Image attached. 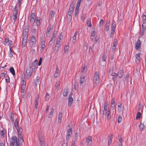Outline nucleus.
Returning a JSON list of instances; mask_svg holds the SVG:
<instances>
[{"label": "nucleus", "instance_id": "nucleus-1", "mask_svg": "<svg viewBox=\"0 0 146 146\" xmlns=\"http://www.w3.org/2000/svg\"><path fill=\"white\" fill-rule=\"evenodd\" d=\"M36 63H32L30 66L27 67L26 74L28 79H29L30 78L32 72L35 71V68L36 67Z\"/></svg>", "mask_w": 146, "mask_h": 146}, {"label": "nucleus", "instance_id": "nucleus-2", "mask_svg": "<svg viewBox=\"0 0 146 146\" xmlns=\"http://www.w3.org/2000/svg\"><path fill=\"white\" fill-rule=\"evenodd\" d=\"M94 79V86H97L99 84L100 82L99 74L98 72H95Z\"/></svg>", "mask_w": 146, "mask_h": 146}, {"label": "nucleus", "instance_id": "nucleus-3", "mask_svg": "<svg viewBox=\"0 0 146 146\" xmlns=\"http://www.w3.org/2000/svg\"><path fill=\"white\" fill-rule=\"evenodd\" d=\"M10 145H15V144L16 146H17V138L16 136H13L11 138Z\"/></svg>", "mask_w": 146, "mask_h": 146}, {"label": "nucleus", "instance_id": "nucleus-4", "mask_svg": "<svg viewBox=\"0 0 146 146\" xmlns=\"http://www.w3.org/2000/svg\"><path fill=\"white\" fill-rule=\"evenodd\" d=\"M36 42L35 37L34 36H32L31 38L30 41V44L31 47L32 48L35 46Z\"/></svg>", "mask_w": 146, "mask_h": 146}, {"label": "nucleus", "instance_id": "nucleus-5", "mask_svg": "<svg viewBox=\"0 0 146 146\" xmlns=\"http://www.w3.org/2000/svg\"><path fill=\"white\" fill-rule=\"evenodd\" d=\"M23 137L22 135L19 136L18 142L17 141V146H22L24 142L23 139Z\"/></svg>", "mask_w": 146, "mask_h": 146}, {"label": "nucleus", "instance_id": "nucleus-6", "mask_svg": "<svg viewBox=\"0 0 146 146\" xmlns=\"http://www.w3.org/2000/svg\"><path fill=\"white\" fill-rule=\"evenodd\" d=\"M87 145L88 146H91L92 144V138L91 136H89L86 138Z\"/></svg>", "mask_w": 146, "mask_h": 146}, {"label": "nucleus", "instance_id": "nucleus-7", "mask_svg": "<svg viewBox=\"0 0 146 146\" xmlns=\"http://www.w3.org/2000/svg\"><path fill=\"white\" fill-rule=\"evenodd\" d=\"M31 18L30 20V21L31 23V24H33L34 23L36 20V15L34 13H32L31 15Z\"/></svg>", "mask_w": 146, "mask_h": 146}, {"label": "nucleus", "instance_id": "nucleus-8", "mask_svg": "<svg viewBox=\"0 0 146 146\" xmlns=\"http://www.w3.org/2000/svg\"><path fill=\"white\" fill-rule=\"evenodd\" d=\"M102 114L106 116V119L108 120H109L111 118V113L110 110H108L107 111L103 112Z\"/></svg>", "mask_w": 146, "mask_h": 146}, {"label": "nucleus", "instance_id": "nucleus-9", "mask_svg": "<svg viewBox=\"0 0 146 146\" xmlns=\"http://www.w3.org/2000/svg\"><path fill=\"white\" fill-rule=\"evenodd\" d=\"M16 7H15V9L13 13V19L14 20L15 22L16 21L17 19V14L18 12V10L17 9H16Z\"/></svg>", "mask_w": 146, "mask_h": 146}, {"label": "nucleus", "instance_id": "nucleus-10", "mask_svg": "<svg viewBox=\"0 0 146 146\" xmlns=\"http://www.w3.org/2000/svg\"><path fill=\"white\" fill-rule=\"evenodd\" d=\"M72 92H71L68 98V105L70 106H71L73 101V99L72 97Z\"/></svg>", "mask_w": 146, "mask_h": 146}, {"label": "nucleus", "instance_id": "nucleus-11", "mask_svg": "<svg viewBox=\"0 0 146 146\" xmlns=\"http://www.w3.org/2000/svg\"><path fill=\"white\" fill-rule=\"evenodd\" d=\"M141 46V42L139 39L137 40V42L135 44V48L137 50H139L140 49Z\"/></svg>", "mask_w": 146, "mask_h": 146}, {"label": "nucleus", "instance_id": "nucleus-12", "mask_svg": "<svg viewBox=\"0 0 146 146\" xmlns=\"http://www.w3.org/2000/svg\"><path fill=\"white\" fill-rule=\"evenodd\" d=\"M40 77L39 76H37L36 78V79L35 80V84L36 86L38 85L39 87H40L39 85L40 84Z\"/></svg>", "mask_w": 146, "mask_h": 146}, {"label": "nucleus", "instance_id": "nucleus-13", "mask_svg": "<svg viewBox=\"0 0 146 146\" xmlns=\"http://www.w3.org/2000/svg\"><path fill=\"white\" fill-rule=\"evenodd\" d=\"M74 5L73 3H72L70 5V7L69 9L68 12L69 13L72 14L74 9Z\"/></svg>", "mask_w": 146, "mask_h": 146}, {"label": "nucleus", "instance_id": "nucleus-14", "mask_svg": "<svg viewBox=\"0 0 146 146\" xmlns=\"http://www.w3.org/2000/svg\"><path fill=\"white\" fill-rule=\"evenodd\" d=\"M53 29L52 26L51 25H50L49 27H48L47 29V31L46 32V35L49 34H50L51 32L52 31V29Z\"/></svg>", "mask_w": 146, "mask_h": 146}, {"label": "nucleus", "instance_id": "nucleus-15", "mask_svg": "<svg viewBox=\"0 0 146 146\" xmlns=\"http://www.w3.org/2000/svg\"><path fill=\"white\" fill-rule=\"evenodd\" d=\"M86 69L85 66H82L81 69V74L82 75H84L86 72Z\"/></svg>", "mask_w": 146, "mask_h": 146}, {"label": "nucleus", "instance_id": "nucleus-16", "mask_svg": "<svg viewBox=\"0 0 146 146\" xmlns=\"http://www.w3.org/2000/svg\"><path fill=\"white\" fill-rule=\"evenodd\" d=\"M19 121L18 119H15V122L14 123V126L16 129L17 131L19 130Z\"/></svg>", "mask_w": 146, "mask_h": 146}, {"label": "nucleus", "instance_id": "nucleus-17", "mask_svg": "<svg viewBox=\"0 0 146 146\" xmlns=\"http://www.w3.org/2000/svg\"><path fill=\"white\" fill-rule=\"evenodd\" d=\"M45 43V39L44 38H43L41 40V42L40 44L41 47L42 48V50L43 49H44L45 47V45L44 44Z\"/></svg>", "mask_w": 146, "mask_h": 146}, {"label": "nucleus", "instance_id": "nucleus-18", "mask_svg": "<svg viewBox=\"0 0 146 146\" xmlns=\"http://www.w3.org/2000/svg\"><path fill=\"white\" fill-rule=\"evenodd\" d=\"M123 74V70H121L118 72V74H117V76H118L119 78H121L122 77Z\"/></svg>", "mask_w": 146, "mask_h": 146}, {"label": "nucleus", "instance_id": "nucleus-19", "mask_svg": "<svg viewBox=\"0 0 146 146\" xmlns=\"http://www.w3.org/2000/svg\"><path fill=\"white\" fill-rule=\"evenodd\" d=\"M38 138L39 141H41L44 140V138L43 135L42 134V133L41 132L39 133Z\"/></svg>", "mask_w": 146, "mask_h": 146}, {"label": "nucleus", "instance_id": "nucleus-20", "mask_svg": "<svg viewBox=\"0 0 146 146\" xmlns=\"http://www.w3.org/2000/svg\"><path fill=\"white\" fill-rule=\"evenodd\" d=\"M62 116V113L61 112H60L58 115V122L59 123H60L61 122Z\"/></svg>", "mask_w": 146, "mask_h": 146}, {"label": "nucleus", "instance_id": "nucleus-21", "mask_svg": "<svg viewBox=\"0 0 146 146\" xmlns=\"http://www.w3.org/2000/svg\"><path fill=\"white\" fill-rule=\"evenodd\" d=\"M55 13L53 11H51L49 15V19H52L54 18V17Z\"/></svg>", "mask_w": 146, "mask_h": 146}, {"label": "nucleus", "instance_id": "nucleus-22", "mask_svg": "<svg viewBox=\"0 0 146 146\" xmlns=\"http://www.w3.org/2000/svg\"><path fill=\"white\" fill-rule=\"evenodd\" d=\"M116 27L115 23V21L113 20L111 26V30L112 31L113 30V31H115Z\"/></svg>", "mask_w": 146, "mask_h": 146}, {"label": "nucleus", "instance_id": "nucleus-23", "mask_svg": "<svg viewBox=\"0 0 146 146\" xmlns=\"http://www.w3.org/2000/svg\"><path fill=\"white\" fill-rule=\"evenodd\" d=\"M39 98L38 97L36 99L35 101V108L36 109H37L38 106V102L39 100Z\"/></svg>", "mask_w": 146, "mask_h": 146}, {"label": "nucleus", "instance_id": "nucleus-24", "mask_svg": "<svg viewBox=\"0 0 146 146\" xmlns=\"http://www.w3.org/2000/svg\"><path fill=\"white\" fill-rule=\"evenodd\" d=\"M79 7H78V6H76L75 12V17H77V15L78 13Z\"/></svg>", "mask_w": 146, "mask_h": 146}, {"label": "nucleus", "instance_id": "nucleus-25", "mask_svg": "<svg viewBox=\"0 0 146 146\" xmlns=\"http://www.w3.org/2000/svg\"><path fill=\"white\" fill-rule=\"evenodd\" d=\"M28 38H23L22 46L24 47L26 44V42Z\"/></svg>", "mask_w": 146, "mask_h": 146}, {"label": "nucleus", "instance_id": "nucleus-26", "mask_svg": "<svg viewBox=\"0 0 146 146\" xmlns=\"http://www.w3.org/2000/svg\"><path fill=\"white\" fill-rule=\"evenodd\" d=\"M9 48H10V52L9 54V56L10 58H12V57L13 56V53L14 52V51L13 50H12L11 49L12 47L10 45L9 46Z\"/></svg>", "mask_w": 146, "mask_h": 146}, {"label": "nucleus", "instance_id": "nucleus-27", "mask_svg": "<svg viewBox=\"0 0 146 146\" xmlns=\"http://www.w3.org/2000/svg\"><path fill=\"white\" fill-rule=\"evenodd\" d=\"M77 34V31H76L74 34V36L73 37V40L72 42L74 43L76 40V35Z\"/></svg>", "mask_w": 146, "mask_h": 146}, {"label": "nucleus", "instance_id": "nucleus-28", "mask_svg": "<svg viewBox=\"0 0 146 146\" xmlns=\"http://www.w3.org/2000/svg\"><path fill=\"white\" fill-rule=\"evenodd\" d=\"M143 107L142 104L139 103L138 107V111L139 112H142V109Z\"/></svg>", "mask_w": 146, "mask_h": 146}, {"label": "nucleus", "instance_id": "nucleus-29", "mask_svg": "<svg viewBox=\"0 0 146 146\" xmlns=\"http://www.w3.org/2000/svg\"><path fill=\"white\" fill-rule=\"evenodd\" d=\"M85 81V77L84 76H83L82 77H81L80 80V84H82L83 82Z\"/></svg>", "mask_w": 146, "mask_h": 146}, {"label": "nucleus", "instance_id": "nucleus-30", "mask_svg": "<svg viewBox=\"0 0 146 146\" xmlns=\"http://www.w3.org/2000/svg\"><path fill=\"white\" fill-rule=\"evenodd\" d=\"M54 111V109L53 108H51L50 110V111L48 115V117L50 118L52 116Z\"/></svg>", "mask_w": 146, "mask_h": 146}, {"label": "nucleus", "instance_id": "nucleus-31", "mask_svg": "<svg viewBox=\"0 0 146 146\" xmlns=\"http://www.w3.org/2000/svg\"><path fill=\"white\" fill-rule=\"evenodd\" d=\"M68 93V89H66V90L64 89L63 91V95L64 96L66 97L67 96Z\"/></svg>", "mask_w": 146, "mask_h": 146}, {"label": "nucleus", "instance_id": "nucleus-32", "mask_svg": "<svg viewBox=\"0 0 146 146\" xmlns=\"http://www.w3.org/2000/svg\"><path fill=\"white\" fill-rule=\"evenodd\" d=\"M40 17H37L36 18V23L37 25L38 26L39 25L40 23Z\"/></svg>", "mask_w": 146, "mask_h": 146}, {"label": "nucleus", "instance_id": "nucleus-33", "mask_svg": "<svg viewBox=\"0 0 146 146\" xmlns=\"http://www.w3.org/2000/svg\"><path fill=\"white\" fill-rule=\"evenodd\" d=\"M28 26H25L24 27V28L23 31V32L27 33H28Z\"/></svg>", "mask_w": 146, "mask_h": 146}, {"label": "nucleus", "instance_id": "nucleus-34", "mask_svg": "<svg viewBox=\"0 0 146 146\" xmlns=\"http://www.w3.org/2000/svg\"><path fill=\"white\" fill-rule=\"evenodd\" d=\"M90 20L91 19H88L87 22V26H88L89 27H91L92 26Z\"/></svg>", "mask_w": 146, "mask_h": 146}, {"label": "nucleus", "instance_id": "nucleus-35", "mask_svg": "<svg viewBox=\"0 0 146 146\" xmlns=\"http://www.w3.org/2000/svg\"><path fill=\"white\" fill-rule=\"evenodd\" d=\"M72 134V133H68L66 137V140H68L69 139Z\"/></svg>", "mask_w": 146, "mask_h": 146}, {"label": "nucleus", "instance_id": "nucleus-36", "mask_svg": "<svg viewBox=\"0 0 146 146\" xmlns=\"http://www.w3.org/2000/svg\"><path fill=\"white\" fill-rule=\"evenodd\" d=\"M5 131L4 129H3L1 130V135L2 137H5Z\"/></svg>", "mask_w": 146, "mask_h": 146}, {"label": "nucleus", "instance_id": "nucleus-37", "mask_svg": "<svg viewBox=\"0 0 146 146\" xmlns=\"http://www.w3.org/2000/svg\"><path fill=\"white\" fill-rule=\"evenodd\" d=\"M108 108V106L107 103H105L104 104V110L103 111V112H104L106 111H107L108 110H107V109Z\"/></svg>", "mask_w": 146, "mask_h": 146}, {"label": "nucleus", "instance_id": "nucleus-38", "mask_svg": "<svg viewBox=\"0 0 146 146\" xmlns=\"http://www.w3.org/2000/svg\"><path fill=\"white\" fill-rule=\"evenodd\" d=\"M11 72L13 74V75L15 74V71L14 68L13 67H11L9 69Z\"/></svg>", "mask_w": 146, "mask_h": 146}, {"label": "nucleus", "instance_id": "nucleus-39", "mask_svg": "<svg viewBox=\"0 0 146 146\" xmlns=\"http://www.w3.org/2000/svg\"><path fill=\"white\" fill-rule=\"evenodd\" d=\"M63 38V36L62 35V33H61L60 34L59 36H58L57 40L59 41H60V40L62 39Z\"/></svg>", "mask_w": 146, "mask_h": 146}, {"label": "nucleus", "instance_id": "nucleus-40", "mask_svg": "<svg viewBox=\"0 0 146 146\" xmlns=\"http://www.w3.org/2000/svg\"><path fill=\"white\" fill-rule=\"evenodd\" d=\"M26 94V92L25 90L21 91V95L23 98H24L25 95Z\"/></svg>", "mask_w": 146, "mask_h": 146}, {"label": "nucleus", "instance_id": "nucleus-41", "mask_svg": "<svg viewBox=\"0 0 146 146\" xmlns=\"http://www.w3.org/2000/svg\"><path fill=\"white\" fill-rule=\"evenodd\" d=\"M141 59V57L137 58L135 57V62L137 64H139Z\"/></svg>", "mask_w": 146, "mask_h": 146}, {"label": "nucleus", "instance_id": "nucleus-42", "mask_svg": "<svg viewBox=\"0 0 146 146\" xmlns=\"http://www.w3.org/2000/svg\"><path fill=\"white\" fill-rule=\"evenodd\" d=\"M22 131L23 129L21 127L19 129V130H18V131H17V132L18 133L19 136H20V135H21Z\"/></svg>", "mask_w": 146, "mask_h": 146}, {"label": "nucleus", "instance_id": "nucleus-43", "mask_svg": "<svg viewBox=\"0 0 146 146\" xmlns=\"http://www.w3.org/2000/svg\"><path fill=\"white\" fill-rule=\"evenodd\" d=\"M23 38H28V33H25L24 32H23Z\"/></svg>", "mask_w": 146, "mask_h": 146}, {"label": "nucleus", "instance_id": "nucleus-44", "mask_svg": "<svg viewBox=\"0 0 146 146\" xmlns=\"http://www.w3.org/2000/svg\"><path fill=\"white\" fill-rule=\"evenodd\" d=\"M115 105V99L114 98H113L112 99L111 101V106L113 107Z\"/></svg>", "mask_w": 146, "mask_h": 146}, {"label": "nucleus", "instance_id": "nucleus-45", "mask_svg": "<svg viewBox=\"0 0 146 146\" xmlns=\"http://www.w3.org/2000/svg\"><path fill=\"white\" fill-rule=\"evenodd\" d=\"M141 113L139 111L137 114L136 119H140L141 117Z\"/></svg>", "mask_w": 146, "mask_h": 146}, {"label": "nucleus", "instance_id": "nucleus-46", "mask_svg": "<svg viewBox=\"0 0 146 146\" xmlns=\"http://www.w3.org/2000/svg\"><path fill=\"white\" fill-rule=\"evenodd\" d=\"M61 43V42H60V41L57 40L55 45V46L59 47Z\"/></svg>", "mask_w": 146, "mask_h": 146}, {"label": "nucleus", "instance_id": "nucleus-47", "mask_svg": "<svg viewBox=\"0 0 146 146\" xmlns=\"http://www.w3.org/2000/svg\"><path fill=\"white\" fill-rule=\"evenodd\" d=\"M11 42L12 43H13V42L10 40H9L8 38H6L5 39V42L4 44L5 45H6V44H7L8 42Z\"/></svg>", "mask_w": 146, "mask_h": 146}, {"label": "nucleus", "instance_id": "nucleus-48", "mask_svg": "<svg viewBox=\"0 0 146 146\" xmlns=\"http://www.w3.org/2000/svg\"><path fill=\"white\" fill-rule=\"evenodd\" d=\"M60 86V83L59 82L57 81L55 85V87L57 89L59 88Z\"/></svg>", "mask_w": 146, "mask_h": 146}, {"label": "nucleus", "instance_id": "nucleus-49", "mask_svg": "<svg viewBox=\"0 0 146 146\" xmlns=\"http://www.w3.org/2000/svg\"><path fill=\"white\" fill-rule=\"evenodd\" d=\"M69 48V46H66L64 47V52L65 53H67Z\"/></svg>", "mask_w": 146, "mask_h": 146}, {"label": "nucleus", "instance_id": "nucleus-50", "mask_svg": "<svg viewBox=\"0 0 146 146\" xmlns=\"http://www.w3.org/2000/svg\"><path fill=\"white\" fill-rule=\"evenodd\" d=\"M49 94H48V93H47L46 94L45 96V100L46 101L48 100L49 98Z\"/></svg>", "mask_w": 146, "mask_h": 146}, {"label": "nucleus", "instance_id": "nucleus-51", "mask_svg": "<svg viewBox=\"0 0 146 146\" xmlns=\"http://www.w3.org/2000/svg\"><path fill=\"white\" fill-rule=\"evenodd\" d=\"M78 137V134L76 133L75 134V136L74 139V141H76L77 140Z\"/></svg>", "mask_w": 146, "mask_h": 146}, {"label": "nucleus", "instance_id": "nucleus-52", "mask_svg": "<svg viewBox=\"0 0 146 146\" xmlns=\"http://www.w3.org/2000/svg\"><path fill=\"white\" fill-rule=\"evenodd\" d=\"M115 32V31H113L112 30V31L111 30V32L110 35V37L111 38H112L113 36V35L114 34V33Z\"/></svg>", "mask_w": 146, "mask_h": 146}, {"label": "nucleus", "instance_id": "nucleus-53", "mask_svg": "<svg viewBox=\"0 0 146 146\" xmlns=\"http://www.w3.org/2000/svg\"><path fill=\"white\" fill-rule=\"evenodd\" d=\"M20 3L21 2H18L17 3V5L15 6V7H16V9H18V8H19L20 5Z\"/></svg>", "mask_w": 146, "mask_h": 146}, {"label": "nucleus", "instance_id": "nucleus-54", "mask_svg": "<svg viewBox=\"0 0 146 146\" xmlns=\"http://www.w3.org/2000/svg\"><path fill=\"white\" fill-rule=\"evenodd\" d=\"M40 145L42 146H45V143H44V140L43 141H39Z\"/></svg>", "mask_w": 146, "mask_h": 146}, {"label": "nucleus", "instance_id": "nucleus-55", "mask_svg": "<svg viewBox=\"0 0 146 146\" xmlns=\"http://www.w3.org/2000/svg\"><path fill=\"white\" fill-rule=\"evenodd\" d=\"M62 146H68L67 142L64 141L63 143L62 144Z\"/></svg>", "mask_w": 146, "mask_h": 146}, {"label": "nucleus", "instance_id": "nucleus-56", "mask_svg": "<svg viewBox=\"0 0 146 146\" xmlns=\"http://www.w3.org/2000/svg\"><path fill=\"white\" fill-rule=\"evenodd\" d=\"M143 24L142 25V27L146 28V21L144 22H143Z\"/></svg>", "mask_w": 146, "mask_h": 146}, {"label": "nucleus", "instance_id": "nucleus-57", "mask_svg": "<svg viewBox=\"0 0 146 146\" xmlns=\"http://www.w3.org/2000/svg\"><path fill=\"white\" fill-rule=\"evenodd\" d=\"M86 17L84 15H82V16L81 18V19L82 20L84 21Z\"/></svg>", "mask_w": 146, "mask_h": 146}, {"label": "nucleus", "instance_id": "nucleus-58", "mask_svg": "<svg viewBox=\"0 0 146 146\" xmlns=\"http://www.w3.org/2000/svg\"><path fill=\"white\" fill-rule=\"evenodd\" d=\"M107 58V56L106 55L104 54L102 57V59L103 61H106V59Z\"/></svg>", "mask_w": 146, "mask_h": 146}, {"label": "nucleus", "instance_id": "nucleus-59", "mask_svg": "<svg viewBox=\"0 0 146 146\" xmlns=\"http://www.w3.org/2000/svg\"><path fill=\"white\" fill-rule=\"evenodd\" d=\"M146 28L142 27V29L141 33V35H143L144 34L145 31L146 30Z\"/></svg>", "mask_w": 146, "mask_h": 146}, {"label": "nucleus", "instance_id": "nucleus-60", "mask_svg": "<svg viewBox=\"0 0 146 146\" xmlns=\"http://www.w3.org/2000/svg\"><path fill=\"white\" fill-rule=\"evenodd\" d=\"M143 20L142 22H145L146 20V15H144L142 17Z\"/></svg>", "mask_w": 146, "mask_h": 146}, {"label": "nucleus", "instance_id": "nucleus-61", "mask_svg": "<svg viewBox=\"0 0 146 146\" xmlns=\"http://www.w3.org/2000/svg\"><path fill=\"white\" fill-rule=\"evenodd\" d=\"M42 58H40V59L39 62L38 63V65L39 66H40L42 63Z\"/></svg>", "mask_w": 146, "mask_h": 146}, {"label": "nucleus", "instance_id": "nucleus-62", "mask_svg": "<svg viewBox=\"0 0 146 146\" xmlns=\"http://www.w3.org/2000/svg\"><path fill=\"white\" fill-rule=\"evenodd\" d=\"M110 25L106 24V31H108L109 30V27Z\"/></svg>", "mask_w": 146, "mask_h": 146}, {"label": "nucleus", "instance_id": "nucleus-63", "mask_svg": "<svg viewBox=\"0 0 146 146\" xmlns=\"http://www.w3.org/2000/svg\"><path fill=\"white\" fill-rule=\"evenodd\" d=\"M122 120V118L121 116H119L118 119V122L119 123L121 122Z\"/></svg>", "mask_w": 146, "mask_h": 146}, {"label": "nucleus", "instance_id": "nucleus-64", "mask_svg": "<svg viewBox=\"0 0 146 146\" xmlns=\"http://www.w3.org/2000/svg\"><path fill=\"white\" fill-rule=\"evenodd\" d=\"M144 125L143 124L141 123L139 125V127L140 129H143L144 128Z\"/></svg>", "mask_w": 146, "mask_h": 146}]
</instances>
